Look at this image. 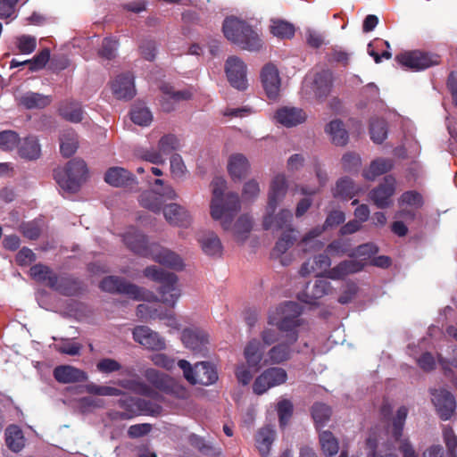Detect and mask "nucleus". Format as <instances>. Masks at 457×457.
Returning a JSON list of instances; mask_svg holds the SVG:
<instances>
[{"label": "nucleus", "instance_id": "nucleus-1", "mask_svg": "<svg viewBox=\"0 0 457 457\" xmlns=\"http://www.w3.org/2000/svg\"><path fill=\"white\" fill-rule=\"evenodd\" d=\"M211 186V216L214 220H220L222 228L228 231L231 229L234 218L240 211L239 196L236 193L225 194L226 181L222 178H215Z\"/></svg>", "mask_w": 457, "mask_h": 457}, {"label": "nucleus", "instance_id": "nucleus-2", "mask_svg": "<svg viewBox=\"0 0 457 457\" xmlns=\"http://www.w3.org/2000/svg\"><path fill=\"white\" fill-rule=\"evenodd\" d=\"M145 377L154 388H152L145 383L137 382L134 390L139 395L160 402H162L163 398L158 391L179 399L188 397V391L185 386L163 373L149 369L145 372Z\"/></svg>", "mask_w": 457, "mask_h": 457}, {"label": "nucleus", "instance_id": "nucleus-3", "mask_svg": "<svg viewBox=\"0 0 457 457\" xmlns=\"http://www.w3.org/2000/svg\"><path fill=\"white\" fill-rule=\"evenodd\" d=\"M303 312L302 306L295 302H286L279 305L275 312H270L268 316L269 325L275 326L283 337L290 342H297L299 338L298 328L303 325L300 318Z\"/></svg>", "mask_w": 457, "mask_h": 457}, {"label": "nucleus", "instance_id": "nucleus-4", "mask_svg": "<svg viewBox=\"0 0 457 457\" xmlns=\"http://www.w3.org/2000/svg\"><path fill=\"white\" fill-rule=\"evenodd\" d=\"M224 36L230 42L248 51H259L262 39L247 22L236 17H228L222 25Z\"/></svg>", "mask_w": 457, "mask_h": 457}, {"label": "nucleus", "instance_id": "nucleus-5", "mask_svg": "<svg viewBox=\"0 0 457 457\" xmlns=\"http://www.w3.org/2000/svg\"><path fill=\"white\" fill-rule=\"evenodd\" d=\"M54 177L59 187L70 193H76L88 177L87 163L78 158L71 159L63 168L54 170Z\"/></svg>", "mask_w": 457, "mask_h": 457}, {"label": "nucleus", "instance_id": "nucleus-6", "mask_svg": "<svg viewBox=\"0 0 457 457\" xmlns=\"http://www.w3.org/2000/svg\"><path fill=\"white\" fill-rule=\"evenodd\" d=\"M144 275L160 283L159 293L162 302L168 306L174 307L180 297V289L178 287V276L173 272L165 271L155 266L146 267L144 270Z\"/></svg>", "mask_w": 457, "mask_h": 457}, {"label": "nucleus", "instance_id": "nucleus-7", "mask_svg": "<svg viewBox=\"0 0 457 457\" xmlns=\"http://www.w3.org/2000/svg\"><path fill=\"white\" fill-rule=\"evenodd\" d=\"M244 357L246 363L237 365L235 370V375L240 384L246 386L251 382L253 373L257 372L262 366L263 348L260 340L253 338L248 341L244 349Z\"/></svg>", "mask_w": 457, "mask_h": 457}, {"label": "nucleus", "instance_id": "nucleus-8", "mask_svg": "<svg viewBox=\"0 0 457 457\" xmlns=\"http://www.w3.org/2000/svg\"><path fill=\"white\" fill-rule=\"evenodd\" d=\"M178 365L183 370L185 378L191 385L209 386L218 380L217 370L209 362L200 361L193 368L187 361L179 360Z\"/></svg>", "mask_w": 457, "mask_h": 457}, {"label": "nucleus", "instance_id": "nucleus-9", "mask_svg": "<svg viewBox=\"0 0 457 457\" xmlns=\"http://www.w3.org/2000/svg\"><path fill=\"white\" fill-rule=\"evenodd\" d=\"M99 287L104 292L123 295L137 301L146 299V291L144 288L119 276H107L104 278L99 284Z\"/></svg>", "mask_w": 457, "mask_h": 457}, {"label": "nucleus", "instance_id": "nucleus-10", "mask_svg": "<svg viewBox=\"0 0 457 457\" xmlns=\"http://www.w3.org/2000/svg\"><path fill=\"white\" fill-rule=\"evenodd\" d=\"M395 60L402 66L414 71H419L439 64L440 56L420 50H414L397 54Z\"/></svg>", "mask_w": 457, "mask_h": 457}, {"label": "nucleus", "instance_id": "nucleus-11", "mask_svg": "<svg viewBox=\"0 0 457 457\" xmlns=\"http://www.w3.org/2000/svg\"><path fill=\"white\" fill-rule=\"evenodd\" d=\"M287 184L286 177L283 174H278L270 183L267 213L263 218L262 227L268 230L272 225V213L275 212L278 204L283 200L287 194Z\"/></svg>", "mask_w": 457, "mask_h": 457}, {"label": "nucleus", "instance_id": "nucleus-12", "mask_svg": "<svg viewBox=\"0 0 457 457\" xmlns=\"http://www.w3.org/2000/svg\"><path fill=\"white\" fill-rule=\"evenodd\" d=\"M287 372L280 367H270L263 370L253 383V392L262 395L269 389L287 382Z\"/></svg>", "mask_w": 457, "mask_h": 457}, {"label": "nucleus", "instance_id": "nucleus-13", "mask_svg": "<svg viewBox=\"0 0 457 457\" xmlns=\"http://www.w3.org/2000/svg\"><path fill=\"white\" fill-rule=\"evenodd\" d=\"M429 392L432 403L440 419L443 420H450L456 409V401L453 395L443 387L431 388Z\"/></svg>", "mask_w": 457, "mask_h": 457}, {"label": "nucleus", "instance_id": "nucleus-14", "mask_svg": "<svg viewBox=\"0 0 457 457\" xmlns=\"http://www.w3.org/2000/svg\"><path fill=\"white\" fill-rule=\"evenodd\" d=\"M181 341L195 354L204 356L208 351L209 335L202 328H185L181 334Z\"/></svg>", "mask_w": 457, "mask_h": 457}, {"label": "nucleus", "instance_id": "nucleus-15", "mask_svg": "<svg viewBox=\"0 0 457 457\" xmlns=\"http://www.w3.org/2000/svg\"><path fill=\"white\" fill-rule=\"evenodd\" d=\"M225 72L228 82L233 87L238 90L246 89V65L239 57L230 56L227 59Z\"/></svg>", "mask_w": 457, "mask_h": 457}, {"label": "nucleus", "instance_id": "nucleus-16", "mask_svg": "<svg viewBox=\"0 0 457 457\" xmlns=\"http://www.w3.org/2000/svg\"><path fill=\"white\" fill-rule=\"evenodd\" d=\"M395 178L393 175H386L383 182L370 192V198L378 208H387L392 204L391 197L395 192Z\"/></svg>", "mask_w": 457, "mask_h": 457}, {"label": "nucleus", "instance_id": "nucleus-17", "mask_svg": "<svg viewBox=\"0 0 457 457\" xmlns=\"http://www.w3.org/2000/svg\"><path fill=\"white\" fill-rule=\"evenodd\" d=\"M122 240L131 252L143 257H148L151 254L154 244H150L147 237L135 228L127 230L122 236Z\"/></svg>", "mask_w": 457, "mask_h": 457}, {"label": "nucleus", "instance_id": "nucleus-18", "mask_svg": "<svg viewBox=\"0 0 457 457\" xmlns=\"http://www.w3.org/2000/svg\"><path fill=\"white\" fill-rule=\"evenodd\" d=\"M261 81L266 96L270 100L279 96L281 79L277 66L271 62L265 64L261 71Z\"/></svg>", "mask_w": 457, "mask_h": 457}, {"label": "nucleus", "instance_id": "nucleus-19", "mask_svg": "<svg viewBox=\"0 0 457 457\" xmlns=\"http://www.w3.org/2000/svg\"><path fill=\"white\" fill-rule=\"evenodd\" d=\"M333 287L323 277L318 278L313 284L308 283L303 292L298 294V299L305 303L316 305L318 300L331 294Z\"/></svg>", "mask_w": 457, "mask_h": 457}, {"label": "nucleus", "instance_id": "nucleus-20", "mask_svg": "<svg viewBox=\"0 0 457 457\" xmlns=\"http://www.w3.org/2000/svg\"><path fill=\"white\" fill-rule=\"evenodd\" d=\"M366 457H399L394 445L389 441H381L376 432H370L365 440Z\"/></svg>", "mask_w": 457, "mask_h": 457}, {"label": "nucleus", "instance_id": "nucleus-21", "mask_svg": "<svg viewBox=\"0 0 457 457\" xmlns=\"http://www.w3.org/2000/svg\"><path fill=\"white\" fill-rule=\"evenodd\" d=\"M133 339L144 347L160 351L165 348V340L147 326H137L132 332Z\"/></svg>", "mask_w": 457, "mask_h": 457}, {"label": "nucleus", "instance_id": "nucleus-22", "mask_svg": "<svg viewBox=\"0 0 457 457\" xmlns=\"http://www.w3.org/2000/svg\"><path fill=\"white\" fill-rule=\"evenodd\" d=\"M162 96L160 105L163 112H170L175 109L176 104L180 101L188 100L192 94L188 89L176 90L173 86L164 83L161 86Z\"/></svg>", "mask_w": 457, "mask_h": 457}, {"label": "nucleus", "instance_id": "nucleus-23", "mask_svg": "<svg viewBox=\"0 0 457 457\" xmlns=\"http://www.w3.org/2000/svg\"><path fill=\"white\" fill-rule=\"evenodd\" d=\"M148 258H152L154 262L174 270H181L184 268L183 261L179 254L170 249L162 247L156 243L154 244Z\"/></svg>", "mask_w": 457, "mask_h": 457}, {"label": "nucleus", "instance_id": "nucleus-24", "mask_svg": "<svg viewBox=\"0 0 457 457\" xmlns=\"http://www.w3.org/2000/svg\"><path fill=\"white\" fill-rule=\"evenodd\" d=\"M112 94L118 99L130 100L136 96L134 76L130 72L120 74L112 83Z\"/></svg>", "mask_w": 457, "mask_h": 457}, {"label": "nucleus", "instance_id": "nucleus-25", "mask_svg": "<svg viewBox=\"0 0 457 457\" xmlns=\"http://www.w3.org/2000/svg\"><path fill=\"white\" fill-rule=\"evenodd\" d=\"M296 342H290L289 339L284 338L281 342L274 345L267 353L268 359L264 361L270 364H281L289 361L294 353L293 345Z\"/></svg>", "mask_w": 457, "mask_h": 457}, {"label": "nucleus", "instance_id": "nucleus-26", "mask_svg": "<svg viewBox=\"0 0 457 457\" xmlns=\"http://www.w3.org/2000/svg\"><path fill=\"white\" fill-rule=\"evenodd\" d=\"M50 287L64 295H76L82 290L81 281L71 276L52 277Z\"/></svg>", "mask_w": 457, "mask_h": 457}, {"label": "nucleus", "instance_id": "nucleus-27", "mask_svg": "<svg viewBox=\"0 0 457 457\" xmlns=\"http://www.w3.org/2000/svg\"><path fill=\"white\" fill-rule=\"evenodd\" d=\"M104 181L115 187H130L136 183L135 176L121 167H111L104 175Z\"/></svg>", "mask_w": 457, "mask_h": 457}, {"label": "nucleus", "instance_id": "nucleus-28", "mask_svg": "<svg viewBox=\"0 0 457 457\" xmlns=\"http://www.w3.org/2000/svg\"><path fill=\"white\" fill-rule=\"evenodd\" d=\"M53 374L55 380L62 384L84 382L87 379L85 371L71 365L57 366L54 368Z\"/></svg>", "mask_w": 457, "mask_h": 457}, {"label": "nucleus", "instance_id": "nucleus-29", "mask_svg": "<svg viewBox=\"0 0 457 457\" xmlns=\"http://www.w3.org/2000/svg\"><path fill=\"white\" fill-rule=\"evenodd\" d=\"M163 215L172 226L187 227L191 217L187 209L178 204H170L164 206Z\"/></svg>", "mask_w": 457, "mask_h": 457}, {"label": "nucleus", "instance_id": "nucleus-30", "mask_svg": "<svg viewBox=\"0 0 457 457\" xmlns=\"http://www.w3.org/2000/svg\"><path fill=\"white\" fill-rule=\"evenodd\" d=\"M306 118L305 112L296 107H283L275 113L277 121L288 128L304 122Z\"/></svg>", "mask_w": 457, "mask_h": 457}, {"label": "nucleus", "instance_id": "nucleus-31", "mask_svg": "<svg viewBox=\"0 0 457 457\" xmlns=\"http://www.w3.org/2000/svg\"><path fill=\"white\" fill-rule=\"evenodd\" d=\"M364 263L361 261L345 260L327 271V278L331 279H341L347 275L357 273L362 270Z\"/></svg>", "mask_w": 457, "mask_h": 457}, {"label": "nucleus", "instance_id": "nucleus-32", "mask_svg": "<svg viewBox=\"0 0 457 457\" xmlns=\"http://www.w3.org/2000/svg\"><path fill=\"white\" fill-rule=\"evenodd\" d=\"M58 113L65 120L79 123L83 120L84 111L79 102L67 99L60 103Z\"/></svg>", "mask_w": 457, "mask_h": 457}, {"label": "nucleus", "instance_id": "nucleus-33", "mask_svg": "<svg viewBox=\"0 0 457 457\" xmlns=\"http://www.w3.org/2000/svg\"><path fill=\"white\" fill-rule=\"evenodd\" d=\"M333 73L329 70H323L316 73L313 81V91L316 97L320 99L326 98L332 88Z\"/></svg>", "mask_w": 457, "mask_h": 457}, {"label": "nucleus", "instance_id": "nucleus-34", "mask_svg": "<svg viewBox=\"0 0 457 457\" xmlns=\"http://www.w3.org/2000/svg\"><path fill=\"white\" fill-rule=\"evenodd\" d=\"M394 167V161L390 158H377L373 160L369 168L363 170L362 176L370 181H373L378 176L387 173Z\"/></svg>", "mask_w": 457, "mask_h": 457}, {"label": "nucleus", "instance_id": "nucleus-35", "mask_svg": "<svg viewBox=\"0 0 457 457\" xmlns=\"http://www.w3.org/2000/svg\"><path fill=\"white\" fill-rule=\"evenodd\" d=\"M319 444L325 457H336L339 453V441L329 430H320L319 432Z\"/></svg>", "mask_w": 457, "mask_h": 457}, {"label": "nucleus", "instance_id": "nucleus-36", "mask_svg": "<svg viewBox=\"0 0 457 457\" xmlns=\"http://www.w3.org/2000/svg\"><path fill=\"white\" fill-rule=\"evenodd\" d=\"M249 162L242 154H235L229 157L228 170L233 179H241L249 170Z\"/></svg>", "mask_w": 457, "mask_h": 457}, {"label": "nucleus", "instance_id": "nucleus-37", "mask_svg": "<svg viewBox=\"0 0 457 457\" xmlns=\"http://www.w3.org/2000/svg\"><path fill=\"white\" fill-rule=\"evenodd\" d=\"M275 439V431L264 427L258 430L255 435V445L262 457H268L271 445Z\"/></svg>", "mask_w": 457, "mask_h": 457}, {"label": "nucleus", "instance_id": "nucleus-38", "mask_svg": "<svg viewBox=\"0 0 457 457\" xmlns=\"http://www.w3.org/2000/svg\"><path fill=\"white\" fill-rule=\"evenodd\" d=\"M325 131L331 137L333 144L337 145H345L348 142V132L340 120H331L325 129Z\"/></svg>", "mask_w": 457, "mask_h": 457}, {"label": "nucleus", "instance_id": "nucleus-39", "mask_svg": "<svg viewBox=\"0 0 457 457\" xmlns=\"http://www.w3.org/2000/svg\"><path fill=\"white\" fill-rule=\"evenodd\" d=\"M358 190V187L352 179L343 177L337 181L336 187L333 189V196L348 200L355 196Z\"/></svg>", "mask_w": 457, "mask_h": 457}, {"label": "nucleus", "instance_id": "nucleus-40", "mask_svg": "<svg viewBox=\"0 0 457 457\" xmlns=\"http://www.w3.org/2000/svg\"><path fill=\"white\" fill-rule=\"evenodd\" d=\"M202 250L209 256L220 257L222 254V245L219 237L213 232L202 237L199 239Z\"/></svg>", "mask_w": 457, "mask_h": 457}, {"label": "nucleus", "instance_id": "nucleus-41", "mask_svg": "<svg viewBox=\"0 0 457 457\" xmlns=\"http://www.w3.org/2000/svg\"><path fill=\"white\" fill-rule=\"evenodd\" d=\"M22 430L16 425L9 426L5 430V443L10 450L18 453L24 447Z\"/></svg>", "mask_w": 457, "mask_h": 457}, {"label": "nucleus", "instance_id": "nucleus-42", "mask_svg": "<svg viewBox=\"0 0 457 457\" xmlns=\"http://www.w3.org/2000/svg\"><path fill=\"white\" fill-rule=\"evenodd\" d=\"M297 240V231L293 228L286 229L281 237L278 239L275 246L272 250V254L280 256L285 253L290 247L293 246L295 242Z\"/></svg>", "mask_w": 457, "mask_h": 457}, {"label": "nucleus", "instance_id": "nucleus-43", "mask_svg": "<svg viewBox=\"0 0 457 457\" xmlns=\"http://www.w3.org/2000/svg\"><path fill=\"white\" fill-rule=\"evenodd\" d=\"M139 204L142 207L152 211L153 212H160L162 205L161 197L152 190L143 192L139 196Z\"/></svg>", "mask_w": 457, "mask_h": 457}, {"label": "nucleus", "instance_id": "nucleus-44", "mask_svg": "<svg viewBox=\"0 0 457 457\" xmlns=\"http://www.w3.org/2000/svg\"><path fill=\"white\" fill-rule=\"evenodd\" d=\"M253 222L248 215H241L234 225V236L237 241L243 243L252 230Z\"/></svg>", "mask_w": 457, "mask_h": 457}, {"label": "nucleus", "instance_id": "nucleus-45", "mask_svg": "<svg viewBox=\"0 0 457 457\" xmlns=\"http://www.w3.org/2000/svg\"><path fill=\"white\" fill-rule=\"evenodd\" d=\"M21 141L20 135L13 130H3L0 132V149L11 152L17 148Z\"/></svg>", "mask_w": 457, "mask_h": 457}, {"label": "nucleus", "instance_id": "nucleus-46", "mask_svg": "<svg viewBox=\"0 0 457 457\" xmlns=\"http://www.w3.org/2000/svg\"><path fill=\"white\" fill-rule=\"evenodd\" d=\"M424 201L420 193L416 190H410L403 193L398 199L400 207L409 206L418 210L423 206Z\"/></svg>", "mask_w": 457, "mask_h": 457}, {"label": "nucleus", "instance_id": "nucleus-47", "mask_svg": "<svg viewBox=\"0 0 457 457\" xmlns=\"http://www.w3.org/2000/svg\"><path fill=\"white\" fill-rule=\"evenodd\" d=\"M60 151L61 154L68 158L75 154L78 149L79 142L74 132H67L61 137Z\"/></svg>", "mask_w": 457, "mask_h": 457}, {"label": "nucleus", "instance_id": "nucleus-48", "mask_svg": "<svg viewBox=\"0 0 457 457\" xmlns=\"http://www.w3.org/2000/svg\"><path fill=\"white\" fill-rule=\"evenodd\" d=\"M312 416L316 427H323L330 419L331 409L328 405L316 403L312 407Z\"/></svg>", "mask_w": 457, "mask_h": 457}, {"label": "nucleus", "instance_id": "nucleus-49", "mask_svg": "<svg viewBox=\"0 0 457 457\" xmlns=\"http://www.w3.org/2000/svg\"><path fill=\"white\" fill-rule=\"evenodd\" d=\"M370 138L377 144H381L387 136L386 122L382 119H375L370 124Z\"/></svg>", "mask_w": 457, "mask_h": 457}, {"label": "nucleus", "instance_id": "nucleus-50", "mask_svg": "<svg viewBox=\"0 0 457 457\" xmlns=\"http://www.w3.org/2000/svg\"><path fill=\"white\" fill-rule=\"evenodd\" d=\"M189 442L192 446L196 448L201 453L210 456L216 457L220 455V451L214 448L209 442H206L203 437L197 435H191Z\"/></svg>", "mask_w": 457, "mask_h": 457}, {"label": "nucleus", "instance_id": "nucleus-51", "mask_svg": "<svg viewBox=\"0 0 457 457\" xmlns=\"http://www.w3.org/2000/svg\"><path fill=\"white\" fill-rule=\"evenodd\" d=\"M407 415L408 409L405 406H401L396 411V415L393 420L392 430V435L395 441H400L403 436V427Z\"/></svg>", "mask_w": 457, "mask_h": 457}, {"label": "nucleus", "instance_id": "nucleus-52", "mask_svg": "<svg viewBox=\"0 0 457 457\" xmlns=\"http://www.w3.org/2000/svg\"><path fill=\"white\" fill-rule=\"evenodd\" d=\"M270 32L279 38H291L295 35V28L287 21H276L270 26Z\"/></svg>", "mask_w": 457, "mask_h": 457}, {"label": "nucleus", "instance_id": "nucleus-53", "mask_svg": "<svg viewBox=\"0 0 457 457\" xmlns=\"http://www.w3.org/2000/svg\"><path fill=\"white\" fill-rule=\"evenodd\" d=\"M131 120L139 126H148L153 115L148 108L143 106H134L130 112Z\"/></svg>", "mask_w": 457, "mask_h": 457}, {"label": "nucleus", "instance_id": "nucleus-54", "mask_svg": "<svg viewBox=\"0 0 457 457\" xmlns=\"http://www.w3.org/2000/svg\"><path fill=\"white\" fill-rule=\"evenodd\" d=\"M443 438L447 448L446 457H457V436L451 426H444Z\"/></svg>", "mask_w": 457, "mask_h": 457}, {"label": "nucleus", "instance_id": "nucleus-55", "mask_svg": "<svg viewBox=\"0 0 457 457\" xmlns=\"http://www.w3.org/2000/svg\"><path fill=\"white\" fill-rule=\"evenodd\" d=\"M119 43L116 39L112 37H104L103 39L98 55L106 60H112L116 56Z\"/></svg>", "mask_w": 457, "mask_h": 457}, {"label": "nucleus", "instance_id": "nucleus-56", "mask_svg": "<svg viewBox=\"0 0 457 457\" xmlns=\"http://www.w3.org/2000/svg\"><path fill=\"white\" fill-rule=\"evenodd\" d=\"M353 250V248L351 247V243L348 239H336L329 243L327 246V251L332 254H346L349 257Z\"/></svg>", "mask_w": 457, "mask_h": 457}, {"label": "nucleus", "instance_id": "nucleus-57", "mask_svg": "<svg viewBox=\"0 0 457 457\" xmlns=\"http://www.w3.org/2000/svg\"><path fill=\"white\" fill-rule=\"evenodd\" d=\"M293 214L292 212L287 209H282L276 216L272 215V225L269 228H276L277 230L279 229H288L291 227V221H292Z\"/></svg>", "mask_w": 457, "mask_h": 457}, {"label": "nucleus", "instance_id": "nucleus-58", "mask_svg": "<svg viewBox=\"0 0 457 457\" xmlns=\"http://www.w3.org/2000/svg\"><path fill=\"white\" fill-rule=\"evenodd\" d=\"M179 146L178 137L173 134L164 135L158 143V148L164 155L172 154Z\"/></svg>", "mask_w": 457, "mask_h": 457}, {"label": "nucleus", "instance_id": "nucleus-59", "mask_svg": "<svg viewBox=\"0 0 457 457\" xmlns=\"http://www.w3.org/2000/svg\"><path fill=\"white\" fill-rule=\"evenodd\" d=\"M47 266L42 264H36L30 267V277L45 282L50 287V278L56 277Z\"/></svg>", "mask_w": 457, "mask_h": 457}, {"label": "nucleus", "instance_id": "nucleus-60", "mask_svg": "<svg viewBox=\"0 0 457 457\" xmlns=\"http://www.w3.org/2000/svg\"><path fill=\"white\" fill-rule=\"evenodd\" d=\"M378 252V248L372 243H366L360 245L356 248H353L350 254V258L360 257L361 261L369 260Z\"/></svg>", "mask_w": 457, "mask_h": 457}, {"label": "nucleus", "instance_id": "nucleus-61", "mask_svg": "<svg viewBox=\"0 0 457 457\" xmlns=\"http://www.w3.org/2000/svg\"><path fill=\"white\" fill-rule=\"evenodd\" d=\"M86 390L87 393L96 395L119 396L122 394V391L119 388L109 386H98L93 383L87 385Z\"/></svg>", "mask_w": 457, "mask_h": 457}, {"label": "nucleus", "instance_id": "nucleus-62", "mask_svg": "<svg viewBox=\"0 0 457 457\" xmlns=\"http://www.w3.org/2000/svg\"><path fill=\"white\" fill-rule=\"evenodd\" d=\"M361 160L359 154L347 153L342 157V166L346 172H357L361 167Z\"/></svg>", "mask_w": 457, "mask_h": 457}, {"label": "nucleus", "instance_id": "nucleus-63", "mask_svg": "<svg viewBox=\"0 0 457 457\" xmlns=\"http://www.w3.org/2000/svg\"><path fill=\"white\" fill-rule=\"evenodd\" d=\"M278 414L280 427H285L293 414L292 403L287 399L278 402Z\"/></svg>", "mask_w": 457, "mask_h": 457}, {"label": "nucleus", "instance_id": "nucleus-64", "mask_svg": "<svg viewBox=\"0 0 457 457\" xmlns=\"http://www.w3.org/2000/svg\"><path fill=\"white\" fill-rule=\"evenodd\" d=\"M50 59L49 48H44L30 59V71L43 69Z\"/></svg>", "mask_w": 457, "mask_h": 457}]
</instances>
